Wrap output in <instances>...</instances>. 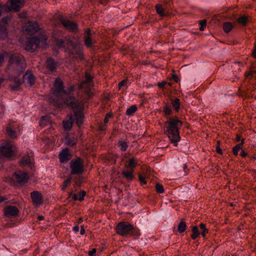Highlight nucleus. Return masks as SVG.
Masks as SVG:
<instances>
[{
  "label": "nucleus",
  "instance_id": "f257e3e1",
  "mask_svg": "<svg viewBox=\"0 0 256 256\" xmlns=\"http://www.w3.org/2000/svg\"><path fill=\"white\" fill-rule=\"evenodd\" d=\"M182 126V122L176 118H170L164 124V126L166 128L164 130V133L175 146H178V142L180 140L178 128Z\"/></svg>",
  "mask_w": 256,
  "mask_h": 256
},
{
  "label": "nucleus",
  "instance_id": "f03ea898",
  "mask_svg": "<svg viewBox=\"0 0 256 256\" xmlns=\"http://www.w3.org/2000/svg\"><path fill=\"white\" fill-rule=\"evenodd\" d=\"M63 103L74 111L76 122L78 126H80L83 122L82 104L73 96H68L63 100Z\"/></svg>",
  "mask_w": 256,
  "mask_h": 256
},
{
  "label": "nucleus",
  "instance_id": "7ed1b4c3",
  "mask_svg": "<svg viewBox=\"0 0 256 256\" xmlns=\"http://www.w3.org/2000/svg\"><path fill=\"white\" fill-rule=\"evenodd\" d=\"M66 44L68 45V48L66 51L68 53L72 58L82 59V48L77 40H74L68 38Z\"/></svg>",
  "mask_w": 256,
  "mask_h": 256
},
{
  "label": "nucleus",
  "instance_id": "20e7f679",
  "mask_svg": "<svg viewBox=\"0 0 256 256\" xmlns=\"http://www.w3.org/2000/svg\"><path fill=\"white\" fill-rule=\"evenodd\" d=\"M16 150L15 146L12 142H8L0 146V160L11 158Z\"/></svg>",
  "mask_w": 256,
  "mask_h": 256
},
{
  "label": "nucleus",
  "instance_id": "39448f33",
  "mask_svg": "<svg viewBox=\"0 0 256 256\" xmlns=\"http://www.w3.org/2000/svg\"><path fill=\"white\" fill-rule=\"evenodd\" d=\"M16 67L14 68V75H12L10 77V80H12L14 82V85H11L10 88L14 90H16L19 89L20 86L22 84V82L20 79L17 78L19 74L22 72L26 68L24 65H15Z\"/></svg>",
  "mask_w": 256,
  "mask_h": 256
},
{
  "label": "nucleus",
  "instance_id": "423d86ee",
  "mask_svg": "<svg viewBox=\"0 0 256 256\" xmlns=\"http://www.w3.org/2000/svg\"><path fill=\"white\" fill-rule=\"evenodd\" d=\"M94 78L87 72L85 73V80L80 84L79 88L84 90L87 94L90 96L91 94V88L94 86Z\"/></svg>",
  "mask_w": 256,
  "mask_h": 256
},
{
  "label": "nucleus",
  "instance_id": "0eeeda50",
  "mask_svg": "<svg viewBox=\"0 0 256 256\" xmlns=\"http://www.w3.org/2000/svg\"><path fill=\"white\" fill-rule=\"evenodd\" d=\"M72 174H80L83 172V164L80 158H77L76 160H72L70 162Z\"/></svg>",
  "mask_w": 256,
  "mask_h": 256
},
{
  "label": "nucleus",
  "instance_id": "6e6552de",
  "mask_svg": "<svg viewBox=\"0 0 256 256\" xmlns=\"http://www.w3.org/2000/svg\"><path fill=\"white\" fill-rule=\"evenodd\" d=\"M133 229V226L127 222L119 223L116 228V232L120 235L125 236Z\"/></svg>",
  "mask_w": 256,
  "mask_h": 256
},
{
  "label": "nucleus",
  "instance_id": "1a4fd4ad",
  "mask_svg": "<svg viewBox=\"0 0 256 256\" xmlns=\"http://www.w3.org/2000/svg\"><path fill=\"white\" fill-rule=\"evenodd\" d=\"M40 40L37 37L28 38L26 42V50L30 52L36 50L38 48Z\"/></svg>",
  "mask_w": 256,
  "mask_h": 256
},
{
  "label": "nucleus",
  "instance_id": "9d476101",
  "mask_svg": "<svg viewBox=\"0 0 256 256\" xmlns=\"http://www.w3.org/2000/svg\"><path fill=\"white\" fill-rule=\"evenodd\" d=\"M14 179L17 183L24 184L28 182V176L26 172L18 170L14 172Z\"/></svg>",
  "mask_w": 256,
  "mask_h": 256
},
{
  "label": "nucleus",
  "instance_id": "9b49d317",
  "mask_svg": "<svg viewBox=\"0 0 256 256\" xmlns=\"http://www.w3.org/2000/svg\"><path fill=\"white\" fill-rule=\"evenodd\" d=\"M64 84L60 79H56L54 83V93L58 96H62L66 93V90L64 89Z\"/></svg>",
  "mask_w": 256,
  "mask_h": 256
},
{
  "label": "nucleus",
  "instance_id": "f8f14e48",
  "mask_svg": "<svg viewBox=\"0 0 256 256\" xmlns=\"http://www.w3.org/2000/svg\"><path fill=\"white\" fill-rule=\"evenodd\" d=\"M9 1L11 6L8 8V12L13 10L17 12L20 10L24 4V0H9Z\"/></svg>",
  "mask_w": 256,
  "mask_h": 256
},
{
  "label": "nucleus",
  "instance_id": "ddd939ff",
  "mask_svg": "<svg viewBox=\"0 0 256 256\" xmlns=\"http://www.w3.org/2000/svg\"><path fill=\"white\" fill-rule=\"evenodd\" d=\"M31 198L34 204L36 206H40L43 202L42 196L38 191H33L30 194Z\"/></svg>",
  "mask_w": 256,
  "mask_h": 256
},
{
  "label": "nucleus",
  "instance_id": "4468645a",
  "mask_svg": "<svg viewBox=\"0 0 256 256\" xmlns=\"http://www.w3.org/2000/svg\"><path fill=\"white\" fill-rule=\"evenodd\" d=\"M39 29V26L36 22H28L25 25L24 30L30 34H33Z\"/></svg>",
  "mask_w": 256,
  "mask_h": 256
},
{
  "label": "nucleus",
  "instance_id": "2eb2a0df",
  "mask_svg": "<svg viewBox=\"0 0 256 256\" xmlns=\"http://www.w3.org/2000/svg\"><path fill=\"white\" fill-rule=\"evenodd\" d=\"M24 62V57L20 54H14L9 58L10 64H23Z\"/></svg>",
  "mask_w": 256,
  "mask_h": 256
},
{
  "label": "nucleus",
  "instance_id": "dca6fc26",
  "mask_svg": "<svg viewBox=\"0 0 256 256\" xmlns=\"http://www.w3.org/2000/svg\"><path fill=\"white\" fill-rule=\"evenodd\" d=\"M18 212V208L15 206H9L4 208V214L8 217H14Z\"/></svg>",
  "mask_w": 256,
  "mask_h": 256
},
{
  "label": "nucleus",
  "instance_id": "f3484780",
  "mask_svg": "<svg viewBox=\"0 0 256 256\" xmlns=\"http://www.w3.org/2000/svg\"><path fill=\"white\" fill-rule=\"evenodd\" d=\"M60 22L64 27L68 30L74 32L77 29L76 24L72 21L62 18Z\"/></svg>",
  "mask_w": 256,
  "mask_h": 256
},
{
  "label": "nucleus",
  "instance_id": "a211bd4d",
  "mask_svg": "<svg viewBox=\"0 0 256 256\" xmlns=\"http://www.w3.org/2000/svg\"><path fill=\"white\" fill-rule=\"evenodd\" d=\"M23 82L28 84L30 86L34 84L35 77L30 71L27 70L23 76Z\"/></svg>",
  "mask_w": 256,
  "mask_h": 256
},
{
  "label": "nucleus",
  "instance_id": "6ab92c4d",
  "mask_svg": "<svg viewBox=\"0 0 256 256\" xmlns=\"http://www.w3.org/2000/svg\"><path fill=\"white\" fill-rule=\"evenodd\" d=\"M92 35V34L90 29L88 28L86 30L84 36V42L86 46L88 48H91L94 44L91 38Z\"/></svg>",
  "mask_w": 256,
  "mask_h": 256
},
{
  "label": "nucleus",
  "instance_id": "aec40b11",
  "mask_svg": "<svg viewBox=\"0 0 256 256\" xmlns=\"http://www.w3.org/2000/svg\"><path fill=\"white\" fill-rule=\"evenodd\" d=\"M6 18H2V24H0V39L4 38L6 37L8 32L6 30Z\"/></svg>",
  "mask_w": 256,
  "mask_h": 256
},
{
  "label": "nucleus",
  "instance_id": "412c9836",
  "mask_svg": "<svg viewBox=\"0 0 256 256\" xmlns=\"http://www.w3.org/2000/svg\"><path fill=\"white\" fill-rule=\"evenodd\" d=\"M16 126L9 124L6 128V134L12 138H15L17 137L16 132Z\"/></svg>",
  "mask_w": 256,
  "mask_h": 256
},
{
  "label": "nucleus",
  "instance_id": "4be33fe9",
  "mask_svg": "<svg viewBox=\"0 0 256 256\" xmlns=\"http://www.w3.org/2000/svg\"><path fill=\"white\" fill-rule=\"evenodd\" d=\"M60 160L61 162H64L70 160V154L68 150H63L59 155Z\"/></svg>",
  "mask_w": 256,
  "mask_h": 256
},
{
  "label": "nucleus",
  "instance_id": "5701e85b",
  "mask_svg": "<svg viewBox=\"0 0 256 256\" xmlns=\"http://www.w3.org/2000/svg\"><path fill=\"white\" fill-rule=\"evenodd\" d=\"M137 162L136 159L132 158L129 160L128 164H125V168L126 170H133L137 166Z\"/></svg>",
  "mask_w": 256,
  "mask_h": 256
},
{
  "label": "nucleus",
  "instance_id": "b1692460",
  "mask_svg": "<svg viewBox=\"0 0 256 256\" xmlns=\"http://www.w3.org/2000/svg\"><path fill=\"white\" fill-rule=\"evenodd\" d=\"M122 174L126 179L130 180H132L134 178L133 170L130 169L122 170Z\"/></svg>",
  "mask_w": 256,
  "mask_h": 256
},
{
  "label": "nucleus",
  "instance_id": "393cba45",
  "mask_svg": "<svg viewBox=\"0 0 256 256\" xmlns=\"http://www.w3.org/2000/svg\"><path fill=\"white\" fill-rule=\"evenodd\" d=\"M32 162L30 157L28 155H25L20 161V164L21 166H29L31 164Z\"/></svg>",
  "mask_w": 256,
  "mask_h": 256
},
{
  "label": "nucleus",
  "instance_id": "a878e982",
  "mask_svg": "<svg viewBox=\"0 0 256 256\" xmlns=\"http://www.w3.org/2000/svg\"><path fill=\"white\" fill-rule=\"evenodd\" d=\"M74 119V116H70L69 120L63 121L64 127L66 130H70L71 128Z\"/></svg>",
  "mask_w": 256,
  "mask_h": 256
},
{
  "label": "nucleus",
  "instance_id": "bb28decb",
  "mask_svg": "<svg viewBox=\"0 0 256 256\" xmlns=\"http://www.w3.org/2000/svg\"><path fill=\"white\" fill-rule=\"evenodd\" d=\"M118 146L120 147V150L123 152L126 150L128 147L127 142L122 140H118Z\"/></svg>",
  "mask_w": 256,
  "mask_h": 256
},
{
  "label": "nucleus",
  "instance_id": "cd10ccee",
  "mask_svg": "<svg viewBox=\"0 0 256 256\" xmlns=\"http://www.w3.org/2000/svg\"><path fill=\"white\" fill-rule=\"evenodd\" d=\"M233 28V25L230 22H226L223 24V30L226 33H228Z\"/></svg>",
  "mask_w": 256,
  "mask_h": 256
},
{
  "label": "nucleus",
  "instance_id": "c85d7f7f",
  "mask_svg": "<svg viewBox=\"0 0 256 256\" xmlns=\"http://www.w3.org/2000/svg\"><path fill=\"white\" fill-rule=\"evenodd\" d=\"M186 228V223L184 221H181L178 226V231L180 233H182L185 231Z\"/></svg>",
  "mask_w": 256,
  "mask_h": 256
},
{
  "label": "nucleus",
  "instance_id": "c756f323",
  "mask_svg": "<svg viewBox=\"0 0 256 256\" xmlns=\"http://www.w3.org/2000/svg\"><path fill=\"white\" fill-rule=\"evenodd\" d=\"M68 39H67L66 41L63 39H57L56 40V45L58 48H62L64 46H66L68 47V45L66 44L67 40Z\"/></svg>",
  "mask_w": 256,
  "mask_h": 256
},
{
  "label": "nucleus",
  "instance_id": "7c9ffc66",
  "mask_svg": "<svg viewBox=\"0 0 256 256\" xmlns=\"http://www.w3.org/2000/svg\"><path fill=\"white\" fill-rule=\"evenodd\" d=\"M192 234L191 236V238L192 239L194 240L198 236L200 233L198 232V228L196 226H192Z\"/></svg>",
  "mask_w": 256,
  "mask_h": 256
},
{
  "label": "nucleus",
  "instance_id": "2f4dec72",
  "mask_svg": "<svg viewBox=\"0 0 256 256\" xmlns=\"http://www.w3.org/2000/svg\"><path fill=\"white\" fill-rule=\"evenodd\" d=\"M248 20V18L246 16H242L237 19L238 22L240 24L243 25V26H245L247 24Z\"/></svg>",
  "mask_w": 256,
  "mask_h": 256
},
{
  "label": "nucleus",
  "instance_id": "473e14b6",
  "mask_svg": "<svg viewBox=\"0 0 256 256\" xmlns=\"http://www.w3.org/2000/svg\"><path fill=\"white\" fill-rule=\"evenodd\" d=\"M172 104L176 111H178L180 108V100L178 98L172 101Z\"/></svg>",
  "mask_w": 256,
  "mask_h": 256
},
{
  "label": "nucleus",
  "instance_id": "72a5a7b5",
  "mask_svg": "<svg viewBox=\"0 0 256 256\" xmlns=\"http://www.w3.org/2000/svg\"><path fill=\"white\" fill-rule=\"evenodd\" d=\"M156 12L158 14H160V16H164V8L161 4H156Z\"/></svg>",
  "mask_w": 256,
  "mask_h": 256
},
{
  "label": "nucleus",
  "instance_id": "f704fd0d",
  "mask_svg": "<svg viewBox=\"0 0 256 256\" xmlns=\"http://www.w3.org/2000/svg\"><path fill=\"white\" fill-rule=\"evenodd\" d=\"M200 228L202 230L201 234L203 237H204L208 232V229L206 228L205 224L203 223L200 224Z\"/></svg>",
  "mask_w": 256,
  "mask_h": 256
},
{
  "label": "nucleus",
  "instance_id": "c9c22d12",
  "mask_svg": "<svg viewBox=\"0 0 256 256\" xmlns=\"http://www.w3.org/2000/svg\"><path fill=\"white\" fill-rule=\"evenodd\" d=\"M136 110H137L136 106L134 105H132L127 110L126 112V114L128 116L132 115L136 111Z\"/></svg>",
  "mask_w": 256,
  "mask_h": 256
},
{
  "label": "nucleus",
  "instance_id": "e433bc0d",
  "mask_svg": "<svg viewBox=\"0 0 256 256\" xmlns=\"http://www.w3.org/2000/svg\"><path fill=\"white\" fill-rule=\"evenodd\" d=\"M46 71H44V73H50L55 70L56 68V65H46Z\"/></svg>",
  "mask_w": 256,
  "mask_h": 256
},
{
  "label": "nucleus",
  "instance_id": "4c0bfd02",
  "mask_svg": "<svg viewBox=\"0 0 256 256\" xmlns=\"http://www.w3.org/2000/svg\"><path fill=\"white\" fill-rule=\"evenodd\" d=\"M255 74H256V65H252L250 67V71L246 74V77H248L249 76Z\"/></svg>",
  "mask_w": 256,
  "mask_h": 256
},
{
  "label": "nucleus",
  "instance_id": "58836bf2",
  "mask_svg": "<svg viewBox=\"0 0 256 256\" xmlns=\"http://www.w3.org/2000/svg\"><path fill=\"white\" fill-rule=\"evenodd\" d=\"M66 142L70 146H73L76 144V140L73 138L72 140L70 137L66 138Z\"/></svg>",
  "mask_w": 256,
  "mask_h": 256
},
{
  "label": "nucleus",
  "instance_id": "ea45409f",
  "mask_svg": "<svg viewBox=\"0 0 256 256\" xmlns=\"http://www.w3.org/2000/svg\"><path fill=\"white\" fill-rule=\"evenodd\" d=\"M164 112L166 116H168L170 115L172 113V110L170 108V106L168 104H166L164 107Z\"/></svg>",
  "mask_w": 256,
  "mask_h": 256
},
{
  "label": "nucleus",
  "instance_id": "a19ab883",
  "mask_svg": "<svg viewBox=\"0 0 256 256\" xmlns=\"http://www.w3.org/2000/svg\"><path fill=\"white\" fill-rule=\"evenodd\" d=\"M72 180V177H68L64 182V184L62 186V190H64L65 188L68 186L70 184V182Z\"/></svg>",
  "mask_w": 256,
  "mask_h": 256
},
{
  "label": "nucleus",
  "instance_id": "79ce46f5",
  "mask_svg": "<svg viewBox=\"0 0 256 256\" xmlns=\"http://www.w3.org/2000/svg\"><path fill=\"white\" fill-rule=\"evenodd\" d=\"M156 192L158 193L162 194L164 192V188L163 186L160 184H156Z\"/></svg>",
  "mask_w": 256,
  "mask_h": 256
},
{
  "label": "nucleus",
  "instance_id": "37998d69",
  "mask_svg": "<svg viewBox=\"0 0 256 256\" xmlns=\"http://www.w3.org/2000/svg\"><path fill=\"white\" fill-rule=\"evenodd\" d=\"M242 149V144H238L233 148V153L234 155H238V152Z\"/></svg>",
  "mask_w": 256,
  "mask_h": 256
},
{
  "label": "nucleus",
  "instance_id": "c03bdc74",
  "mask_svg": "<svg viewBox=\"0 0 256 256\" xmlns=\"http://www.w3.org/2000/svg\"><path fill=\"white\" fill-rule=\"evenodd\" d=\"M48 123V118L47 116H43L41 118V120L40 122V126L46 125Z\"/></svg>",
  "mask_w": 256,
  "mask_h": 256
},
{
  "label": "nucleus",
  "instance_id": "a18cd8bd",
  "mask_svg": "<svg viewBox=\"0 0 256 256\" xmlns=\"http://www.w3.org/2000/svg\"><path fill=\"white\" fill-rule=\"evenodd\" d=\"M200 31H203L204 30V27H206V20H200Z\"/></svg>",
  "mask_w": 256,
  "mask_h": 256
},
{
  "label": "nucleus",
  "instance_id": "49530a36",
  "mask_svg": "<svg viewBox=\"0 0 256 256\" xmlns=\"http://www.w3.org/2000/svg\"><path fill=\"white\" fill-rule=\"evenodd\" d=\"M8 54L6 52H4L0 54V63H2L4 62V58L8 57Z\"/></svg>",
  "mask_w": 256,
  "mask_h": 256
},
{
  "label": "nucleus",
  "instance_id": "de8ad7c7",
  "mask_svg": "<svg viewBox=\"0 0 256 256\" xmlns=\"http://www.w3.org/2000/svg\"><path fill=\"white\" fill-rule=\"evenodd\" d=\"M138 180H139L142 184H146V180H145V178L142 174H140L138 175Z\"/></svg>",
  "mask_w": 256,
  "mask_h": 256
},
{
  "label": "nucleus",
  "instance_id": "09e8293b",
  "mask_svg": "<svg viewBox=\"0 0 256 256\" xmlns=\"http://www.w3.org/2000/svg\"><path fill=\"white\" fill-rule=\"evenodd\" d=\"M86 195V192L84 191H82L80 192V194L78 195V200H84V198Z\"/></svg>",
  "mask_w": 256,
  "mask_h": 256
},
{
  "label": "nucleus",
  "instance_id": "8fccbe9b",
  "mask_svg": "<svg viewBox=\"0 0 256 256\" xmlns=\"http://www.w3.org/2000/svg\"><path fill=\"white\" fill-rule=\"evenodd\" d=\"M220 141H218L217 142V146H216V152L218 154H222V150H221V148H220Z\"/></svg>",
  "mask_w": 256,
  "mask_h": 256
},
{
  "label": "nucleus",
  "instance_id": "3c124183",
  "mask_svg": "<svg viewBox=\"0 0 256 256\" xmlns=\"http://www.w3.org/2000/svg\"><path fill=\"white\" fill-rule=\"evenodd\" d=\"M112 114L110 113L107 114L104 118V122L105 124L108 122L109 118L112 116Z\"/></svg>",
  "mask_w": 256,
  "mask_h": 256
},
{
  "label": "nucleus",
  "instance_id": "603ef678",
  "mask_svg": "<svg viewBox=\"0 0 256 256\" xmlns=\"http://www.w3.org/2000/svg\"><path fill=\"white\" fill-rule=\"evenodd\" d=\"M126 80H123L121 81L118 84L119 89H120L122 86L127 87V86L126 84Z\"/></svg>",
  "mask_w": 256,
  "mask_h": 256
},
{
  "label": "nucleus",
  "instance_id": "864d4df0",
  "mask_svg": "<svg viewBox=\"0 0 256 256\" xmlns=\"http://www.w3.org/2000/svg\"><path fill=\"white\" fill-rule=\"evenodd\" d=\"M46 64H56L54 63V62L53 60V59H52L51 58H48L46 60Z\"/></svg>",
  "mask_w": 256,
  "mask_h": 256
},
{
  "label": "nucleus",
  "instance_id": "5fc2aeb1",
  "mask_svg": "<svg viewBox=\"0 0 256 256\" xmlns=\"http://www.w3.org/2000/svg\"><path fill=\"white\" fill-rule=\"evenodd\" d=\"M74 90V87L73 86H70L66 90V94H69L72 92Z\"/></svg>",
  "mask_w": 256,
  "mask_h": 256
},
{
  "label": "nucleus",
  "instance_id": "6e6d98bb",
  "mask_svg": "<svg viewBox=\"0 0 256 256\" xmlns=\"http://www.w3.org/2000/svg\"><path fill=\"white\" fill-rule=\"evenodd\" d=\"M252 56L254 58H256V41L254 44V48L252 50Z\"/></svg>",
  "mask_w": 256,
  "mask_h": 256
},
{
  "label": "nucleus",
  "instance_id": "4d7b16f0",
  "mask_svg": "<svg viewBox=\"0 0 256 256\" xmlns=\"http://www.w3.org/2000/svg\"><path fill=\"white\" fill-rule=\"evenodd\" d=\"M96 249L93 248L92 250H90L88 252V254L90 256H92L96 253Z\"/></svg>",
  "mask_w": 256,
  "mask_h": 256
},
{
  "label": "nucleus",
  "instance_id": "13d9d810",
  "mask_svg": "<svg viewBox=\"0 0 256 256\" xmlns=\"http://www.w3.org/2000/svg\"><path fill=\"white\" fill-rule=\"evenodd\" d=\"M166 82L164 81L162 82H158V85L160 88H163L166 84Z\"/></svg>",
  "mask_w": 256,
  "mask_h": 256
},
{
  "label": "nucleus",
  "instance_id": "bf43d9fd",
  "mask_svg": "<svg viewBox=\"0 0 256 256\" xmlns=\"http://www.w3.org/2000/svg\"><path fill=\"white\" fill-rule=\"evenodd\" d=\"M172 78L176 82H178V77L176 75V74H174L172 76Z\"/></svg>",
  "mask_w": 256,
  "mask_h": 256
},
{
  "label": "nucleus",
  "instance_id": "052dcab7",
  "mask_svg": "<svg viewBox=\"0 0 256 256\" xmlns=\"http://www.w3.org/2000/svg\"><path fill=\"white\" fill-rule=\"evenodd\" d=\"M73 230L76 232H77L79 230V226H76L73 228Z\"/></svg>",
  "mask_w": 256,
  "mask_h": 256
},
{
  "label": "nucleus",
  "instance_id": "680f3d73",
  "mask_svg": "<svg viewBox=\"0 0 256 256\" xmlns=\"http://www.w3.org/2000/svg\"><path fill=\"white\" fill-rule=\"evenodd\" d=\"M240 155L242 157H245L247 155V153L244 150H242Z\"/></svg>",
  "mask_w": 256,
  "mask_h": 256
},
{
  "label": "nucleus",
  "instance_id": "e2e57ef3",
  "mask_svg": "<svg viewBox=\"0 0 256 256\" xmlns=\"http://www.w3.org/2000/svg\"><path fill=\"white\" fill-rule=\"evenodd\" d=\"M72 198L75 200H78V195L76 194H74L72 196Z\"/></svg>",
  "mask_w": 256,
  "mask_h": 256
},
{
  "label": "nucleus",
  "instance_id": "0e129e2a",
  "mask_svg": "<svg viewBox=\"0 0 256 256\" xmlns=\"http://www.w3.org/2000/svg\"><path fill=\"white\" fill-rule=\"evenodd\" d=\"M108 0H100V2L103 4H106Z\"/></svg>",
  "mask_w": 256,
  "mask_h": 256
},
{
  "label": "nucleus",
  "instance_id": "69168bd1",
  "mask_svg": "<svg viewBox=\"0 0 256 256\" xmlns=\"http://www.w3.org/2000/svg\"><path fill=\"white\" fill-rule=\"evenodd\" d=\"M80 234L82 235H83L85 234V230L84 228H80Z\"/></svg>",
  "mask_w": 256,
  "mask_h": 256
},
{
  "label": "nucleus",
  "instance_id": "338daca9",
  "mask_svg": "<svg viewBox=\"0 0 256 256\" xmlns=\"http://www.w3.org/2000/svg\"><path fill=\"white\" fill-rule=\"evenodd\" d=\"M6 198L2 196H0V203L6 200Z\"/></svg>",
  "mask_w": 256,
  "mask_h": 256
},
{
  "label": "nucleus",
  "instance_id": "774afa93",
  "mask_svg": "<svg viewBox=\"0 0 256 256\" xmlns=\"http://www.w3.org/2000/svg\"><path fill=\"white\" fill-rule=\"evenodd\" d=\"M44 216H38V219L39 220H44Z\"/></svg>",
  "mask_w": 256,
  "mask_h": 256
}]
</instances>
